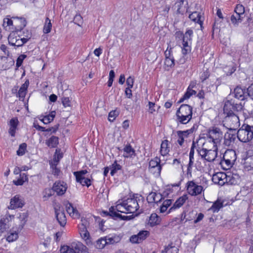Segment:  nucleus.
I'll list each match as a JSON object with an SVG mask.
<instances>
[{"mask_svg":"<svg viewBox=\"0 0 253 253\" xmlns=\"http://www.w3.org/2000/svg\"><path fill=\"white\" fill-rule=\"evenodd\" d=\"M138 201L135 197L127 198L122 202L119 201L115 207L110 208V211L112 215L115 216L121 215L117 211L122 213H134L139 209Z\"/></svg>","mask_w":253,"mask_h":253,"instance_id":"1","label":"nucleus"},{"mask_svg":"<svg viewBox=\"0 0 253 253\" xmlns=\"http://www.w3.org/2000/svg\"><path fill=\"white\" fill-rule=\"evenodd\" d=\"M192 108L187 104L180 106L176 113V121L177 123L187 124L192 119Z\"/></svg>","mask_w":253,"mask_h":253,"instance_id":"2","label":"nucleus"},{"mask_svg":"<svg viewBox=\"0 0 253 253\" xmlns=\"http://www.w3.org/2000/svg\"><path fill=\"white\" fill-rule=\"evenodd\" d=\"M89 226V221L88 219L82 217L81 223L78 225L79 232L82 239L88 246L92 244L91 239L87 228Z\"/></svg>","mask_w":253,"mask_h":253,"instance_id":"3","label":"nucleus"},{"mask_svg":"<svg viewBox=\"0 0 253 253\" xmlns=\"http://www.w3.org/2000/svg\"><path fill=\"white\" fill-rule=\"evenodd\" d=\"M237 136L241 142H250L253 138V126L243 125L238 130Z\"/></svg>","mask_w":253,"mask_h":253,"instance_id":"4","label":"nucleus"},{"mask_svg":"<svg viewBox=\"0 0 253 253\" xmlns=\"http://www.w3.org/2000/svg\"><path fill=\"white\" fill-rule=\"evenodd\" d=\"M186 189L187 193L191 196H197L204 194L206 187L199 185L194 180L188 181L186 184Z\"/></svg>","mask_w":253,"mask_h":253,"instance_id":"5","label":"nucleus"},{"mask_svg":"<svg viewBox=\"0 0 253 253\" xmlns=\"http://www.w3.org/2000/svg\"><path fill=\"white\" fill-rule=\"evenodd\" d=\"M193 31L191 29H187L183 35L182 39V53L183 55H186L191 50V44Z\"/></svg>","mask_w":253,"mask_h":253,"instance_id":"6","label":"nucleus"},{"mask_svg":"<svg viewBox=\"0 0 253 253\" xmlns=\"http://www.w3.org/2000/svg\"><path fill=\"white\" fill-rule=\"evenodd\" d=\"M197 152L202 160L209 162L214 161L217 156V152L200 147V144L198 145Z\"/></svg>","mask_w":253,"mask_h":253,"instance_id":"7","label":"nucleus"},{"mask_svg":"<svg viewBox=\"0 0 253 253\" xmlns=\"http://www.w3.org/2000/svg\"><path fill=\"white\" fill-rule=\"evenodd\" d=\"M240 126L239 117L232 114L227 116L224 120L223 126H225L229 130H236Z\"/></svg>","mask_w":253,"mask_h":253,"instance_id":"8","label":"nucleus"},{"mask_svg":"<svg viewBox=\"0 0 253 253\" xmlns=\"http://www.w3.org/2000/svg\"><path fill=\"white\" fill-rule=\"evenodd\" d=\"M206 136L209 137L210 139H211L216 143L220 144L223 138V132L220 127L213 126L208 130Z\"/></svg>","mask_w":253,"mask_h":253,"instance_id":"9","label":"nucleus"},{"mask_svg":"<svg viewBox=\"0 0 253 253\" xmlns=\"http://www.w3.org/2000/svg\"><path fill=\"white\" fill-rule=\"evenodd\" d=\"M198 142L200 144V147L209 149L211 150H213L216 152H217L218 146L220 145V144L216 143L213 140L210 139L207 136L205 137L204 139H201Z\"/></svg>","mask_w":253,"mask_h":253,"instance_id":"10","label":"nucleus"},{"mask_svg":"<svg viewBox=\"0 0 253 253\" xmlns=\"http://www.w3.org/2000/svg\"><path fill=\"white\" fill-rule=\"evenodd\" d=\"M9 43L17 47L22 46L28 41V38H21L17 33L12 32L10 34L8 38Z\"/></svg>","mask_w":253,"mask_h":253,"instance_id":"11","label":"nucleus"},{"mask_svg":"<svg viewBox=\"0 0 253 253\" xmlns=\"http://www.w3.org/2000/svg\"><path fill=\"white\" fill-rule=\"evenodd\" d=\"M161 160L159 158L156 157L149 162V169L156 177L160 176L162 166L160 165Z\"/></svg>","mask_w":253,"mask_h":253,"instance_id":"12","label":"nucleus"},{"mask_svg":"<svg viewBox=\"0 0 253 253\" xmlns=\"http://www.w3.org/2000/svg\"><path fill=\"white\" fill-rule=\"evenodd\" d=\"M197 126L194 125L190 129L186 130L177 131V142L180 146H182L184 139L188 137V135L192 134L197 129Z\"/></svg>","mask_w":253,"mask_h":253,"instance_id":"13","label":"nucleus"},{"mask_svg":"<svg viewBox=\"0 0 253 253\" xmlns=\"http://www.w3.org/2000/svg\"><path fill=\"white\" fill-rule=\"evenodd\" d=\"M87 172L86 170H82L79 171L74 172V174L76 176V180L83 186L89 187L91 185L90 178L85 177L84 175Z\"/></svg>","mask_w":253,"mask_h":253,"instance_id":"14","label":"nucleus"},{"mask_svg":"<svg viewBox=\"0 0 253 253\" xmlns=\"http://www.w3.org/2000/svg\"><path fill=\"white\" fill-rule=\"evenodd\" d=\"M174 7L176 9L177 13L183 14L188 11V1L187 0H177L175 3Z\"/></svg>","mask_w":253,"mask_h":253,"instance_id":"15","label":"nucleus"},{"mask_svg":"<svg viewBox=\"0 0 253 253\" xmlns=\"http://www.w3.org/2000/svg\"><path fill=\"white\" fill-rule=\"evenodd\" d=\"M24 205L23 198L21 196L16 195L11 198L8 208L11 210L21 208Z\"/></svg>","mask_w":253,"mask_h":253,"instance_id":"16","label":"nucleus"},{"mask_svg":"<svg viewBox=\"0 0 253 253\" xmlns=\"http://www.w3.org/2000/svg\"><path fill=\"white\" fill-rule=\"evenodd\" d=\"M67 185L64 181H57L52 187L53 190L56 193L57 195L61 196L63 195L66 191Z\"/></svg>","mask_w":253,"mask_h":253,"instance_id":"17","label":"nucleus"},{"mask_svg":"<svg viewBox=\"0 0 253 253\" xmlns=\"http://www.w3.org/2000/svg\"><path fill=\"white\" fill-rule=\"evenodd\" d=\"M227 173L217 172L212 176V181L215 184L220 186L224 185L227 182Z\"/></svg>","mask_w":253,"mask_h":253,"instance_id":"18","label":"nucleus"},{"mask_svg":"<svg viewBox=\"0 0 253 253\" xmlns=\"http://www.w3.org/2000/svg\"><path fill=\"white\" fill-rule=\"evenodd\" d=\"M56 218L61 226H64L66 224V217L63 209L55 208Z\"/></svg>","mask_w":253,"mask_h":253,"instance_id":"19","label":"nucleus"},{"mask_svg":"<svg viewBox=\"0 0 253 253\" xmlns=\"http://www.w3.org/2000/svg\"><path fill=\"white\" fill-rule=\"evenodd\" d=\"M226 180V183L228 184L236 185L240 183L241 178L238 173L228 172H227Z\"/></svg>","mask_w":253,"mask_h":253,"instance_id":"20","label":"nucleus"},{"mask_svg":"<svg viewBox=\"0 0 253 253\" xmlns=\"http://www.w3.org/2000/svg\"><path fill=\"white\" fill-rule=\"evenodd\" d=\"M14 216L12 215H8L6 217L1 218L0 220V236L3 233L9 228V225L8 222L14 218Z\"/></svg>","mask_w":253,"mask_h":253,"instance_id":"21","label":"nucleus"},{"mask_svg":"<svg viewBox=\"0 0 253 253\" xmlns=\"http://www.w3.org/2000/svg\"><path fill=\"white\" fill-rule=\"evenodd\" d=\"M188 199L187 195L185 194L179 197L174 203L173 206L169 210L167 213H169L180 208Z\"/></svg>","mask_w":253,"mask_h":253,"instance_id":"22","label":"nucleus"},{"mask_svg":"<svg viewBox=\"0 0 253 253\" xmlns=\"http://www.w3.org/2000/svg\"><path fill=\"white\" fill-rule=\"evenodd\" d=\"M180 182H179L177 183L167 185L163 192V195L164 196H168L171 194L177 192L180 189Z\"/></svg>","mask_w":253,"mask_h":253,"instance_id":"23","label":"nucleus"},{"mask_svg":"<svg viewBox=\"0 0 253 253\" xmlns=\"http://www.w3.org/2000/svg\"><path fill=\"white\" fill-rule=\"evenodd\" d=\"M18 125L19 121L16 117L13 118L9 121L8 123L9 126L8 132L11 136H15Z\"/></svg>","mask_w":253,"mask_h":253,"instance_id":"24","label":"nucleus"},{"mask_svg":"<svg viewBox=\"0 0 253 253\" xmlns=\"http://www.w3.org/2000/svg\"><path fill=\"white\" fill-rule=\"evenodd\" d=\"M66 211L69 215L74 219L79 218L80 213L76 208H74L72 204L68 202L66 204Z\"/></svg>","mask_w":253,"mask_h":253,"instance_id":"25","label":"nucleus"},{"mask_svg":"<svg viewBox=\"0 0 253 253\" xmlns=\"http://www.w3.org/2000/svg\"><path fill=\"white\" fill-rule=\"evenodd\" d=\"M237 137L235 134L225 133L224 135V144L227 146H233L235 143Z\"/></svg>","mask_w":253,"mask_h":253,"instance_id":"26","label":"nucleus"},{"mask_svg":"<svg viewBox=\"0 0 253 253\" xmlns=\"http://www.w3.org/2000/svg\"><path fill=\"white\" fill-rule=\"evenodd\" d=\"M161 221V218L156 213H153L149 217L148 224L151 227L159 225Z\"/></svg>","mask_w":253,"mask_h":253,"instance_id":"27","label":"nucleus"},{"mask_svg":"<svg viewBox=\"0 0 253 253\" xmlns=\"http://www.w3.org/2000/svg\"><path fill=\"white\" fill-rule=\"evenodd\" d=\"M247 93L246 89L242 88L241 87L237 86L234 89V96L236 98L244 100L245 99V94Z\"/></svg>","mask_w":253,"mask_h":253,"instance_id":"28","label":"nucleus"},{"mask_svg":"<svg viewBox=\"0 0 253 253\" xmlns=\"http://www.w3.org/2000/svg\"><path fill=\"white\" fill-rule=\"evenodd\" d=\"M71 246L74 248L75 253H83L87 251L86 246L79 242L72 243Z\"/></svg>","mask_w":253,"mask_h":253,"instance_id":"29","label":"nucleus"},{"mask_svg":"<svg viewBox=\"0 0 253 253\" xmlns=\"http://www.w3.org/2000/svg\"><path fill=\"white\" fill-rule=\"evenodd\" d=\"M223 157L234 163L237 159L236 153L235 151L232 149L227 150L224 153Z\"/></svg>","mask_w":253,"mask_h":253,"instance_id":"30","label":"nucleus"},{"mask_svg":"<svg viewBox=\"0 0 253 253\" xmlns=\"http://www.w3.org/2000/svg\"><path fill=\"white\" fill-rule=\"evenodd\" d=\"M169 152V142L165 140L162 142L161 145L160 153L163 156H167Z\"/></svg>","mask_w":253,"mask_h":253,"instance_id":"31","label":"nucleus"},{"mask_svg":"<svg viewBox=\"0 0 253 253\" xmlns=\"http://www.w3.org/2000/svg\"><path fill=\"white\" fill-rule=\"evenodd\" d=\"M59 143V138L55 136H51L45 140L46 145L50 148H55Z\"/></svg>","mask_w":253,"mask_h":253,"instance_id":"32","label":"nucleus"},{"mask_svg":"<svg viewBox=\"0 0 253 253\" xmlns=\"http://www.w3.org/2000/svg\"><path fill=\"white\" fill-rule=\"evenodd\" d=\"M63 157V154L60 150L56 149L54 155L53 161L49 163L50 167H53V166H57L60 159Z\"/></svg>","mask_w":253,"mask_h":253,"instance_id":"33","label":"nucleus"},{"mask_svg":"<svg viewBox=\"0 0 253 253\" xmlns=\"http://www.w3.org/2000/svg\"><path fill=\"white\" fill-rule=\"evenodd\" d=\"M189 18L193 21L195 23L199 24L202 25L203 21L201 19V15L200 13L195 11L190 14L189 16Z\"/></svg>","mask_w":253,"mask_h":253,"instance_id":"34","label":"nucleus"},{"mask_svg":"<svg viewBox=\"0 0 253 253\" xmlns=\"http://www.w3.org/2000/svg\"><path fill=\"white\" fill-rule=\"evenodd\" d=\"M234 100L231 99L227 100L224 104L223 110L224 112L227 114L230 113V112L234 111Z\"/></svg>","mask_w":253,"mask_h":253,"instance_id":"35","label":"nucleus"},{"mask_svg":"<svg viewBox=\"0 0 253 253\" xmlns=\"http://www.w3.org/2000/svg\"><path fill=\"white\" fill-rule=\"evenodd\" d=\"M29 81H26L20 87V88L18 91V96L20 98H22V99L24 98V97L26 94V93H27V88L29 86Z\"/></svg>","mask_w":253,"mask_h":253,"instance_id":"36","label":"nucleus"},{"mask_svg":"<svg viewBox=\"0 0 253 253\" xmlns=\"http://www.w3.org/2000/svg\"><path fill=\"white\" fill-rule=\"evenodd\" d=\"M18 218L20 221V224L19 225L18 229V230H21L22 229L27 222L28 214L26 212L20 213Z\"/></svg>","mask_w":253,"mask_h":253,"instance_id":"37","label":"nucleus"},{"mask_svg":"<svg viewBox=\"0 0 253 253\" xmlns=\"http://www.w3.org/2000/svg\"><path fill=\"white\" fill-rule=\"evenodd\" d=\"M124 152L123 156L126 158L131 157L135 154V151L129 144L124 147Z\"/></svg>","mask_w":253,"mask_h":253,"instance_id":"38","label":"nucleus"},{"mask_svg":"<svg viewBox=\"0 0 253 253\" xmlns=\"http://www.w3.org/2000/svg\"><path fill=\"white\" fill-rule=\"evenodd\" d=\"M234 163L227 160L225 157H223V159L221 160L220 164L223 169H229L234 165Z\"/></svg>","mask_w":253,"mask_h":253,"instance_id":"39","label":"nucleus"},{"mask_svg":"<svg viewBox=\"0 0 253 253\" xmlns=\"http://www.w3.org/2000/svg\"><path fill=\"white\" fill-rule=\"evenodd\" d=\"M56 113L55 111H52L49 114L43 116L42 118H40V120L43 122L44 124H48L51 122L55 116Z\"/></svg>","mask_w":253,"mask_h":253,"instance_id":"40","label":"nucleus"},{"mask_svg":"<svg viewBox=\"0 0 253 253\" xmlns=\"http://www.w3.org/2000/svg\"><path fill=\"white\" fill-rule=\"evenodd\" d=\"M28 178L25 173L20 174L19 177L17 180H14L13 182L16 186L23 185L25 181H28Z\"/></svg>","mask_w":253,"mask_h":253,"instance_id":"41","label":"nucleus"},{"mask_svg":"<svg viewBox=\"0 0 253 253\" xmlns=\"http://www.w3.org/2000/svg\"><path fill=\"white\" fill-rule=\"evenodd\" d=\"M196 93V92L190 88V86H189L183 96L180 99L178 102L179 103L182 102L184 100L189 98L192 95L195 94Z\"/></svg>","mask_w":253,"mask_h":253,"instance_id":"42","label":"nucleus"},{"mask_svg":"<svg viewBox=\"0 0 253 253\" xmlns=\"http://www.w3.org/2000/svg\"><path fill=\"white\" fill-rule=\"evenodd\" d=\"M172 200L171 199H167L165 200L160 207V211L161 213L166 212L168 208L171 205Z\"/></svg>","mask_w":253,"mask_h":253,"instance_id":"43","label":"nucleus"},{"mask_svg":"<svg viewBox=\"0 0 253 253\" xmlns=\"http://www.w3.org/2000/svg\"><path fill=\"white\" fill-rule=\"evenodd\" d=\"M222 207L223 203L221 201L217 200L213 203L212 206L211 207L210 210L213 212H217Z\"/></svg>","mask_w":253,"mask_h":253,"instance_id":"44","label":"nucleus"},{"mask_svg":"<svg viewBox=\"0 0 253 253\" xmlns=\"http://www.w3.org/2000/svg\"><path fill=\"white\" fill-rule=\"evenodd\" d=\"M243 18V16L234 13L231 17V21L233 24L238 25L242 21Z\"/></svg>","mask_w":253,"mask_h":253,"instance_id":"45","label":"nucleus"},{"mask_svg":"<svg viewBox=\"0 0 253 253\" xmlns=\"http://www.w3.org/2000/svg\"><path fill=\"white\" fill-rule=\"evenodd\" d=\"M3 26L6 30H10L13 29V21L9 18H5L3 19Z\"/></svg>","mask_w":253,"mask_h":253,"instance_id":"46","label":"nucleus"},{"mask_svg":"<svg viewBox=\"0 0 253 253\" xmlns=\"http://www.w3.org/2000/svg\"><path fill=\"white\" fill-rule=\"evenodd\" d=\"M18 238V231L10 232L6 237V241L8 242H13L16 241Z\"/></svg>","mask_w":253,"mask_h":253,"instance_id":"47","label":"nucleus"},{"mask_svg":"<svg viewBox=\"0 0 253 253\" xmlns=\"http://www.w3.org/2000/svg\"><path fill=\"white\" fill-rule=\"evenodd\" d=\"M52 27V25L50 20L48 18H46L45 19V24L43 29V32L45 34L49 33Z\"/></svg>","mask_w":253,"mask_h":253,"instance_id":"48","label":"nucleus"},{"mask_svg":"<svg viewBox=\"0 0 253 253\" xmlns=\"http://www.w3.org/2000/svg\"><path fill=\"white\" fill-rule=\"evenodd\" d=\"M107 244L105 238H101L96 241L95 247L98 249H102Z\"/></svg>","mask_w":253,"mask_h":253,"instance_id":"49","label":"nucleus"},{"mask_svg":"<svg viewBox=\"0 0 253 253\" xmlns=\"http://www.w3.org/2000/svg\"><path fill=\"white\" fill-rule=\"evenodd\" d=\"M234 13L244 17V7L241 4H237L234 9Z\"/></svg>","mask_w":253,"mask_h":253,"instance_id":"50","label":"nucleus"},{"mask_svg":"<svg viewBox=\"0 0 253 253\" xmlns=\"http://www.w3.org/2000/svg\"><path fill=\"white\" fill-rule=\"evenodd\" d=\"M106 241H107V244H113L115 243H117L120 241L119 237L114 236L112 237H105Z\"/></svg>","mask_w":253,"mask_h":253,"instance_id":"51","label":"nucleus"},{"mask_svg":"<svg viewBox=\"0 0 253 253\" xmlns=\"http://www.w3.org/2000/svg\"><path fill=\"white\" fill-rule=\"evenodd\" d=\"M27 144L23 143L20 144L19 146V148L17 151V155L18 156H23L26 150Z\"/></svg>","mask_w":253,"mask_h":253,"instance_id":"52","label":"nucleus"},{"mask_svg":"<svg viewBox=\"0 0 253 253\" xmlns=\"http://www.w3.org/2000/svg\"><path fill=\"white\" fill-rule=\"evenodd\" d=\"M61 253H75L74 248L71 246H64L60 249Z\"/></svg>","mask_w":253,"mask_h":253,"instance_id":"53","label":"nucleus"},{"mask_svg":"<svg viewBox=\"0 0 253 253\" xmlns=\"http://www.w3.org/2000/svg\"><path fill=\"white\" fill-rule=\"evenodd\" d=\"M138 238L139 241L142 242L145 240L149 235V232L146 230H142L140 231L138 234Z\"/></svg>","mask_w":253,"mask_h":253,"instance_id":"54","label":"nucleus"},{"mask_svg":"<svg viewBox=\"0 0 253 253\" xmlns=\"http://www.w3.org/2000/svg\"><path fill=\"white\" fill-rule=\"evenodd\" d=\"M165 66L168 68H171L174 66V57L165 58Z\"/></svg>","mask_w":253,"mask_h":253,"instance_id":"55","label":"nucleus"},{"mask_svg":"<svg viewBox=\"0 0 253 253\" xmlns=\"http://www.w3.org/2000/svg\"><path fill=\"white\" fill-rule=\"evenodd\" d=\"M74 22L80 27H81L83 23V18L80 14H76L74 18Z\"/></svg>","mask_w":253,"mask_h":253,"instance_id":"56","label":"nucleus"},{"mask_svg":"<svg viewBox=\"0 0 253 253\" xmlns=\"http://www.w3.org/2000/svg\"><path fill=\"white\" fill-rule=\"evenodd\" d=\"M121 169V166L118 164L117 162L115 161L112 165L111 170L110 173L113 175L118 170Z\"/></svg>","mask_w":253,"mask_h":253,"instance_id":"57","label":"nucleus"},{"mask_svg":"<svg viewBox=\"0 0 253 253\" xmlns=\"http://www.w3.org/2000/svg\"><path fill=\"white\" fill-rule=\"evenodd\" d=\"M58 127H59V125H57L54 126L47 128L46 129V133H45L44 134V136L47 137L48 136H49V134H48V132H51L50 134L53 133H55L57 131V130L58 129Z\"/></svg>","mask_w":253,"mask_h":253,"instance_id":"58","label":"nucleus"},{"mask_svg":"<svg viewBox=\"0 0 253 253\" xmlns=\"http://www.w3.org/2000/svg\"><path fill=\"white\" fill-rule=\"evenodd\" d=\"M7 58L5 57H0V70H5L7 68L6 65Z\"/></svg>","mask_w":253,"mask_h":253,"instance_id":"59","label":"nucleus"},{"mask_svg":"<svg viewBox=\"0 0 253 253\" xmlns=\"http://www.w3.org/2000/svg\"><path fill=\"white\" fill-rule=\"evenodd\" d=\"M26 55L25 54H21L18 56V57L17 59L16 63V66L17 67H19L20 66H21L23 60L25 59V58H26Z\"/></svg>","mask_w":253,"mask_h":253,"instance_id":"60","label":"nucleus"},{"mask_svg":"<svg viewBox=\"0 0 253 253\" xmlns=\"http://www.w3.org/2000/svg\"><path fill=\"white\" fill-rule=\"evenodd\" d=\"M52 196V191L50 189H45L43 192V198L45 200Z\"/></svg>","mask_w":253,"mask_h":253,"instance_id":"61","label":"nucleus"},{"mask_svg":"<svg viewBox=\"0 0 253 253\" xmlns=\"http://www.w3.org/2000/svg\"><path fill=\"white\" fill-rule=\"evenodd\" d=\"M156 196V192H151L147 197V200L149 203L155 202V197Z\"/></svg>","mask_w":253,"mask_h":253,"instance_id":"62","label":"nucleus"},{"mask_svg":"<svg viewBox=\"0 0 253 253\" xmlns=\"http://www.w3.org/2000/svg\"><path fill=\"white\" fill-rule=\"evenodd\" d=\"M246 164L247 167L250 168L251 169H253V156L247 158Z\"/></svg>","mask_w":253,"mask_h":253,"instance_id":"63","label":"nucleus"},{"mask_svg":"<svg viewBox=\"0 0 253 253\" xmlns=\"http://www.w3.org/2000/svg\"><path fill=\"white\" fill-rule=\"evenodd\" d=\"M117 115L118 113L116 111H111L108 115V120L110 122H113Z\"/></svg>","mask_w":253,"mask_h":253,"instance_id":"64","label":"nucleus"}]
</instances>
